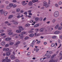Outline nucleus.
Masks as SVG:
<instances>
[{
  "instance_id": "20",
  "label": "nucleus",
  "mask_w": 62,
  "mask_h": 62,
  "mask_svg": "<svg viewBox=\"0 0 62 62\" xmlns=\"http://www.w3.org/2000/svg\"><path fill=\"white\" fill-rule=\"evenodd\" d=\"M13 33L12 32H10L8 33V34L9 35H13Z\"/></svg>"
},
{
  "instance_id": "12",
  "label": "nucleus",
  "mask_w": 62,
  "mask_h": 62,
  "mask_svg": "<svg viewBox=\"0 0 62 62\" xmlns=\"http://www.w3.org/2000/svg\"><path fill=\"white\" fill-rule=\"evenodd\" d=\"M56 55V54H54L51 56V58H54V57H55Z\"/></svg>"
},
{
  "instance_id": "3",
  "label": "nucleus",
  "mask_w": 62,
  "mask_h": 62,
  "mask_svg": "<svg viewBox=\"0 0 62 62\" xmlns=\"http://www.w3.org/2000/svg\"><path fill=\"white\" fill-rule=\"evenodd\" d=\"M10 58L12 59H15L16 58L15 56L13 55H11L10 56Z\"/></svg>"
},
{
  "instance_id": "4",
  "label": "nucleus",
  "mask_w": 62,
  "mask_h": 62,
  "mask_svg": "<svg viewBox=\"0 0 62 62\" xmlns=\"http://www.w3.org/2000/svg\"><path fill=\"white\" fill-rule=\"evenodd\" d=\"M5 12V10L2 9L0 10V13H1V14H4Z\"/></svg>"
},
{
  "instance_id": "40",
  "label": "nucleus",
  "mask_w": 62,
  "mask_h": 62,
  "mask_svg": "<svg viewBox=\"0 0 62 62\" xmlns=\"http://www.w3.org/2000/svg\"><path fill=\"white\" fill-rule=\"evenodd\" d=\"M9 6L10 7H12L13 6V4L11 3H10L9 4Z\"/></svg>"
},
{
  "instance_id": "1",
  "label": "nucleus",
  "mask_w": 62,
  "mask_h": 62,
  "mask_svg": "<svg viewBox=\"0 0 62 62\" xmlns=\"http://www.w3.org/2000/svg\"><path fill=\"white\" fill-rule=\"evenodd\" d=\"M54 16L55 18H57L59 16V12L57 11H55L54 14Z\"/></svg>"
},
{
  "instance_id": "54",
  "label": "nucleus",
  "mask_w": 62,
  "mask_h": 62,
  "mask_svg": "<svg viewBox=\"0 0 62 62\" xmlns=\"http://www.w3.org/2000/svg\"><path fill=\"white\" fill-rule=\"evenodd\" d=\"M21 16L18 15L17 16V18H21Z\"/></svg>"
},
{
  "instance_id": "14",
  "label": "nucleus",
  "mask_w": 62,
  "mask_h": 62,
  "mask_svg": "<svg viewBox=\"0 0 62 62\" xmlns=\"http://www.w3.org/2000/svg\"><path fill=\"white\" fill-rule=\"evenodd\" d=\"M55 60L53 59H51L48 62H55Z\"/></svg>"
},
{
  "instance_id": "21",
  "label": "nucleus",
  "mask_w": 62,
  "mask_h": 62,
  "mask_svg": "<svg viewBox=\"0 0 62 62\" xmlns=\"http://www.w3.org/2000/svg\"><path fill=\"white\" fill-rule=\"evenodd\" d=\"M55 34H58L59 33V31H56L54 33Z\"/></svg>"
},
{
  "instance_id": "13",
  "label": "nucleus",
  "mask_w": 62,
  "mask_h": 62,
  "mask_svg": "<svg viewBox=\"0 0 62 62\" xmlns=\"http://www.w3.org/2000/svg\"><path fill=\"white\" fill-rule=\"evenodd\" d=\"M8 14V12L5 11L4 13V16H6Z\"/></svg>"
},
{
  "instance_id": "17",
  "label": "nucleus",
  "mask_w": 62,
  "mask_h": 62,
  "mask_svg": "<svg viewBox=\"0 0 62 62\" xmlns=\"http://www.w3.org/2000/svg\"><path fill=\"white\" fill-rule=\"evenodd\" d=\"M1 44L2 46H4L5 44V42L4 41H3L1 43Z\"/></svg>"
},
{
  "instance_id": "5",
  "label": "nucleus",
  "mask_w": 62,
  "mask_h": 62,
  "mask_svg": "<svg viewBox=\"0 0 62 62\" xmlns=\"http://www.w3.org/2000/svg\"><path fill=\"white\" fill-rule=\"evenodd\" d=\"M19 30H20L21 31H23L24 30V29L23 27L22 26H19Z\"/></svg>"
},
{
  "instance_id": "8",
  "label": "nucleus",
  "mask_w": 62,
  "mask_h": 62,
  "mask_svg": "<svg viewBox=\"0 0 62 62\" xmlns=\"http://www.w3.org/2000/svg\"><path fill=\"white\" fill-rule=\"evenodd\" d=\"M39 31L41 32H43L44 31V29L43 28H42L40 29Z\"/></svg>"
},
{
  "instance_id": "60",
  "label": "nucleus",
  "mask_w": 62,
  "mask_h": 62,
  "mask_svg": "<svg viewBox=\"0 0 62 62\" xmlns=\"http://www.w3.org/2000/svg\"><path fill=\"white\" fill-rule=\"evenodd\" d=\"M39 30L38 29H35V31H39Z\"/></svg>"
},
{
  "instance_id": "62",
  "label": "nucleus",
  "mask_w": 62,
  "mask_h": 62,
  "mask_svg": "<svg viewBox=\"0 0 62 62\" xmlns=\"http://www.w3.org/2000/svg\"><path fill=\"white\" fill-rule=\"evenodd\" d=\"M30 23H33V22H34V21L33 20H31L30 21Z\"/></svg>"
},
{
  "instance_id": "63",
  "label": "nucleus",
  "mask_w": 62,
  "mask_h": 62,
  "mask_svg": "<svg viewBox=\"0 0 62 62\" xmlns=\"http://www.w3.org/2000/svg\"><path fill=\"white\" fill-rule=\"evenodd\" d=\"M20 12L21 13H23V10H22L20 11Z\"/></svg>"
},
{
  "instance_id": "15",
  "label": "nucleus",
  "mask_w": 62,
  "mask_h": 62,
  "mask_svg": "<svg viewBox=\"0 0 62 62\" xmlns=\"http://www.w3.org/2000/svg\"><path fill=\"white\" fill-rule=\"evenodd\" d=\"M20 43V42L19 41H18L14 45H15V46H17Z\"/></svg>"
},
{
  "instance_id": "36",
  "label": "nucleus",
  "mask_w": 62,
  "mask_h": 62,
  "mask_svg": "<svg viewBox=\"0 0 62 62\" xmlns=\"http://www.w3.org/2000/svg\"><path fill=\"white\" fill-rule=\"evenodd\" d=\"M56 36H54L52 37V39H56Z\"/></svg>"
},
{
  "instance_id": "42",
  "label": "nucleus",
  "mask_w": 62,
  "mask_h": 62,
  "mask_svg": "<svg viewBox=\"0 0 62 62\" xmlns=\"http://www.w3.org/2000/svg\"><path fill=\"white\" fill-rule=\"evenodd\" d=\"M5 51H6V52H8V51H9V48H7L6 49Z\"/></svg>"
},
{
  "instance_id": "49",
  "label": "nucleus",
  "mask_w": 62,
  "mask_h": 62,
  "mask_svg": "<svg viewBox=\"0 0 62 62\" xmlns=\"http://www.w3.org/2000/svg\"><path fill=\"white\" fill-rule=\"evenodd\" d=\"M7 62H10V60L9 59H8L7 60Z\"/></svg>"
},
{
  "instance_id": "61",
  "label": "nucleus",
  "mask_w": 62,
  "mask_h": 62,
  "mask_svg": "<svg viewBox=\"0 0 62 62\" xmlns=\"http://www.w3.org/2000/svg\"><path fill=\"white\" fill-rule=\"evenodd\" d=\"M16 6H17V5H16L14 4V5H13V7L14 8H15V7H16Z\"/></svg>"
},
{
  "instance_id": "51",
  "label": "nucleus",
  "mask_w": 62,
  "mask_h": 62,
  "mask_svg": "<svg viewBox=\"0 0 62 62\" xmlns=\"http://www.w3.org/2000/svg\"><path fill=\"white\" fill-rule=\"evenodd\" d=\"M1 35L2 36H5V34L4 33H1Z\"/></svg>"
},
{
  "instance_id": "48",
  "label": "nucleus",
  "mask_w": 62,
  "mask_h": 62,
  "mask_svg": "<svg viewBox=\"0 0 62 62\" xmlns=\"http://www.w3.org/2000/svg\"><path fill=\"white\" fill-rule=\"evenodd\" d=\"M29 37H26L24 39L26 40L27 39H29Z\"/></svg>"
},
{
  "instance_id": "34",
  "label": "nucleus",
  "mask_w": 62,
  "mask_h": 62,
  "mask_svg": "<svg viewBox=\"0 0 62 62\" xmlns=\"http://www.w3.org/2000/svg\"><path fill=\"white\" fill-rule=\"evenodd\" d=\"M18 36L20 37H23V34H19V35Z\"/></svg>"
},
{
  "instance_id": "27",
  "label": "nucleus",
  "mask_w": 62,
  "mask_h": 62,
  "mask_svg": "<svg viewBox=\"0 0 62 62\" xmlns=\"http://www.w3.org/2000/svg\"><path fill=\"white\" fill-rule=\"evenodd\" d=\"M14 42H11L9 43V45H13L14 44Z\"/></svg>"
},
{
  "instance_id": "16",
  "label": "nucleus",
  "mask_w": 62,
  "mask_h": 62,
  "mask_svg": "<svg viewBox=\"0 0 62 62\" xmlns=\"http://www.w3.org/2000/svg\"><path fill=\"white\" fill-rule=\"evenodd\" d=\"M35 20L36 21H39V17H36L35 18Z\"/></svg>"
},
{
  "instance_id": "19",
  "label": "nucleus",
  "mask_w": 62,
  "mask_h": 62,
  "mask_svg": "<svg viewBox=\"0 0 62 62\" xmlns=\"http://www.w3.org/2000/svg\"><path fill=\"white\" fill-rule=\"evenodd\" d=\"M34 34L33 33H31L30 35V37H34Z\"/></svg>"
},
{
  "instance_id": "24",
  "label": "nucleus",
  "mask_w": 62,
  "mask_h": 62,
  "mask_svg": "<svg viewBox=\"0 0 62 62\" xmlns=\"http://www.w3.org/2000/svg\"><path fill=\"white\" fill-rule=\"evenodd\" d=\"M28 33H34V31H28Z\"/></svg>"
},
{
  "instance_id": "53",
  "label": "nucleus",
  "mask_w": 62,
  "mask_h": 62,
  "mask_svg": "<svg viewBox=\"0 0 62 62\" xmlns=\"http://www.w3.org/2000/svg\"><path fill=\"white\" fill-rule=\"evenodd\" d=\"M6 59H2V61L3 62H5V61H6Z\"/></svg>"
},
{
  "instance_id": "22",
  "label": "nucleus",
  "mask_w": 62,
  "mask_h": 62,
  "mask_svg": "<svg viewBox=\"0 0 62 62\" xmlns=\"http://www.w3.org/2000/svg\"><path fill=\"white\" fill-rule=\"evenodd\" d=\"M38 1V0H32V2L33 3H35Z\"/></svg>"
},
{
  "instance_id": "37",
  "label": "nucleus",
  "mask_w": 62,
  "mask_h": 62,
  "mask_svg": "<svg viewBox=\"0 0 62 62\" xmlns=\"http://www.w3.org/2000/svg\"><path fill=\"white\" fill-rule=\"evenodd\" d=\"M20 8H18L16 9V12H19V11H20Z\"/></svg>"
},
{
  "instance_id": "2",
  "label": "nucleus",
  "mask_w": 62,
  "mask_h": 62,
  "mask_svg": "<svg viewBox=\"0 0 62 62\" xmlns=\"http://www.w3.org/2000/svg\"><path fill=\"white\" fill-rule=\"evenodd\" d=\"M35 42H36V40H33L32 43L31 44L30 46H33L34 45V44L35 43Z\"/></svg>"
},
{
  "instance_id": "11",
  "label": "nucleus",
  "mask_w": 62,
  "mask_h": 62,
  "mask_svg": "<svg viewBox=\"0 0 62 62\" xmlns=\"http://www.w3.org/2000/svg\"><path fill=\"white\" fill-rule=\"evenodd\" d=\"M16 32L18 33H20L22 32V31L20 30H17L16 31Z\"/></svg>"
},
{
  "instance_id": "58",
  "label": "nucleus",
  "mask_w": 62,
  "mask_h": 62,
  "mask_svg": "<svg viewBox=\"0 0 62 62\" xmlns=\"http://www.w3.org/2000/svg\"><path fill=\"white\" fill-rule=\"evenodd\" d=\"M59 55L60 56L62 55V51L60 52Z\"/></svg>"
},
{
  "instance_id": "45",
  "label": "nucleus",
  "mask_w": 62,
  "mask_h": 62,
  "mask_svg": "<svg viewBox=\"0 0 62 62\" xmlns=\"http://www.w3.org/2000/svg\"><path fill=\"white\" fill-rule=\"evenodd\" d=\"M55 45V44H53L51 45V47H54V46Z\"/></svg>"
},
{
  "instance_id": "50",
  "label": "nucleus",
  "mask_w": 62,
  "mask_h": 62,
  "mask_svg": "<svg viewBox=\"0 0 62 62\" xmlns=\"http://www.w3.org/2000/svg\"><path fill=\"white\" fill-rule=\"evenodd\" d=\"M26 26H30V24H27L25 25Z\"/></svg>"
},
{
  "instance_id": "9",
  "label": "nucleus",
  "mask_w": 62,
  "mask_h": 62,
  "mask_svg": "<svg viewBox=\"0 0 62 62\" xmlns=\"http://www.w3.org/2000/svg\"><path fill=\"white\" fill-rule=\"evenodd\" d=\"M47 4V2L46 1L44 2L43 3V6L44 7H45V6Z\"/></svg>"
},
{
  "instance_id": "57",
  "label": "nucleus",
  "mask_w": 62,
  "mask_h": 62,
  "mask_svg": "<svg viewBox=\"0 0 62 62\" xmlns=\"http://www.w3.org/2000/svg\"><path fill=\"white\" fill-rule=\"evenodd\" d=\"M22 33L23 34H26V32L24 31L22 32Z\"/></svg>"
},
{
  "instance_id": "41",
  "label": "nucleus",
  "mask_w": 62,
  "mask_h": 62,
  "mask_svg": "<svg viewBox=\"0 0 62 62\" xmlns=\"http://www.w3.org/2000/svg\"><path fill=\"white\" fill-rule=\"evenodd\" d=\"M59 26V24H58L55 27V28H57Z\"/></svg>"
},
{
  "instance_id": "18",
  "label": "nucleus",
  "mask_w": 62,
  "mask_h": 62,
  "mask_svg": "<svg viewBox=\"0 0 62 62\" xmlns=\"http://www.w3.org/2000/svg\"><path fill=\"white\" fill-rule=\"evenodd\" d=\"M13 16H14L13 15H11L9 16L8 18V19H11V18H12Z\"/></svg>"
},
{
  "instance_id": "6",
  "label": "nucleus",
  "mask_w": 62,
  "mask_h": 62,
  "mask_svg": "<svg viewBox=\"0 0 62 62\" xmlns=\"http://www.w3.org/2000/svg\"><path fill=\"white\" fill-rule=\"evenodd\" d=\"M6 54L7 56H9L10 55V52L8 51L6 53Z\"/></svg>"
},
{
  "instance_id": "26",
  "label": "nucleus",
  "mask_w": 62,
  "mask_h": 62,
  "mask_svg": "<svg viewBox=\"0 0 62 62\" xmlns=\"http://www.w3.org/2000/svg\"><path fill=\"white\" fill-rule=\"evenodd\" d=\"M5 3L6 5H8V4L9 3V2L8 1H7L5 2Z\"/></svg>"
},
{
  "instance_id": "56",
  "label": "nucleus",
  "mask_w": 62,
  "mask_h": 62,
  "mask_svg": "<svg viewBox=\"0 0 62 62\" xmlns=\"http://www.w3.org/2000/svg\"><path fill=\"white\" fill-rule=\"evenodd\" d=\"M15 62H19V60L18 59H16L15 60Z\"/></svg>"
},
{
  "instance_id": "35",
  "label": "nucleus",
  "mask_w": 62,
  "mask_h": 62,
  "mask_svg": "<svg viewBox=\"0 0 62 62\" xmlns=\"http://www.w3.org/2000/svg\"><path fill=\"white\" fill-rule=\"evenodd\" d=\"M48 53L49 54H52L53 53V52H52V51H49V52Z\"/></svg>"
},
{
  "instance_id": "7",
  "label": "nucleus",
  "mask_w": 62,
  "mask_h": 62,
  "mask_svg": "<svg viewBox=\"0 0 62 62\" xmlns=\"http://www.w3.org/2000/svg\"><path fill=\"white\" fill-rule=\"evenodd\" d=\"M32 2H32V1H30L28 3V5L30 6H32V5H33V3Z\"/></svg>"
},
{
  "instance_id": "46",
  "label": "nucleus",
  "mask_w": 62,
  "mask_h": 62,
  "mask_svg": "<svg viewBox=\"0 0 62 62\" xmlns=\"http://www.w3.org/2000/svg\"><path fill=\"white\" fill-rule=\"evenodd\" d=\"M40 43V41L39 40L37 41V44H39V43Z\"/></svg>"
},
{
  "instance_id": "10",
  "label": "nucleus",
  "mask_w": 62,
  "mask_h": 62,
  "mask_svg": "<svg viewBox=\"0 0 62 62\" xmlns=\"http://www.w3.org/2000/svg\"><path fill=\"white\" fill-rule=\"evenodd\" d=\"M11 39V38H7L5 39V40L6 41H8Z\"/></svg>"
},
{
  "instance_id": "52",
  "label": "nucleus",
  "mask_w": 62,
  "mask_h": 62,
  "mask_svg": "<svg viewBox=\"0 0 62 62\" xmlns=\"http://www.w3.org/2000/svg\"><path fill=\"white\" fill-rule=\"evenodd\" d=\"M14 23L15 24H17L18 22H15Z\"/></svg>"
},
{
  "instance_id": "47",
  "label": "nucleus",
  "mask_w": 62,
  "mask_h": 62,
  "mask_svg": "<svg viewBox=\"0 0 62 62\" xmlns=\"http://www.w3.org/2000/svg\"><path fill=\"white\" fill-rule=\"evenodd\" d=\"M40 61H43V60H44L43 59V58H42L40 59Z\"/></svg>"
},
{
  "instance_id": "39",
  "label": "nucleus",
  "mask_w": 62,
  "mask_h": 62,
  "mask_svg": "<svg viewBox=\"0 0 62 62\" xmlns=\"http://www.w3.org/2000/svg\"><path fill=\"white\" fill-rule=\"evenodd\" d=\"M34 35L35 36H36V37H37L38 36H39V34H37V33H35Z\"/></svg>"
},
{
  "instance_id": "31",
  "label": "nucleus",
  "mask_w": 62,
  "mask_h": 62,
  "mask_svg": "<svg viewBox=\"0 0 62 62\" xmlns=\"http://www.w3.org/2000/svg\"><path fill=\"white\" fill-rule=\"evenodd\" d=\"M43 20V18L42 17H40L39 18V20L40 21H42Z\"/></svg>"
},
{
  "instance_id": "55",
  "label": "nucleus",
  "mask_w": 62,
  "mask_h": 62,
  "mask_svg": "<svg viewBox=\"0 0 62 62\" xmlns=\"http://www.w3.org/2000/svg\"><path fill=\"white\" fill-rule=\"evenodd\" d=\"M12 2L13 3H16L17 2V1L16 0H13Z\"/></svg>"
},
{
  "instance_id": "33",
  "label": "nucleus",
  "mask_w": 62,
  "mask_h": 62,
  "mask_svg": "<svg viewBox=\"0 0 62 62\" xmlns=\"http://www.w3.org/2000/svg\"><path fill=\"white\" fill-rule=\"evenodd\" d=\"M58 4L59 5H61L62 4V2L61 1H60L59 2Z\"/></svg>"
},
{
  "instance_id": "29",
  "label": "nucleus",
  "mask_w": 62,
  "mask_h": 62,
  "mask_svg": "<svg viewBox=\"0 0 62 62\" xmlns=\"http://www.w3.org/2000/svg\"><path fill=\"white\" fill-rule=\"evenodd\" d=\"M4 32V30H0V33H3Z\"/></svg>"
},
{
  "instance_id": "23",
  "label": "nucleus",
  "mask_w": 62,
  "mask_h": 62,
  "mask_svg": "<svg viewBox=\"0 0 62 62\" xmlns=\"http://www.w3.org/2000/svg\"><path fill=\"white\" fill-rule=\"evenodd\" d=\"M11 8V7H10V6H7L6 7L7 9H10Z\"/></svg>"
},
{
  "instance_id": "32",
  "label": "nucleus",
  "mask_w": 62,
  "mask_h": 62,
  "mask_svg": "<svg viewBox=\"0 0 62 62\" xmlns=\"http://www.w3.org/2000/svg\"><path fill=\"white\" fill-rule=\"evenodd\" d=\"M55 6L56 7V8H58V7H59V6H58V4H55Z\"/></svg>"
},
{
  "instance_id": "43",
  "label": "nucleus",
  "mask_w": 62,
  "mask_h": 62,
  "mask_svg": "<svg viewBox=\"0 0 62 62\" xmlns=\"http://www.w3.org/2000/svg\"><path fill=\"white\" fill-rule=\"evenodd\" d=\"M25 2V1H23L21 2V3L23 5Z\"/></svg>"
},
{
  "instance_id": "44",
  "label": "nucleus",
  "mask_w": 62,
  "mask_h": 62,
  "mask_svg": "<svg viewBox=\"0 0 62 62\" xmlns=\"http://www.w3.org/2000/svg\"><path fill=\"white\" fill-rule=\"evenodd\" d=\"M8 46H9V45L8 44H7L5 45V47H8Z\"/></svg>"
},
{
  "instance_id": "30",
  "label": "nucleus",
  "mask_w": 62,
  "mask_h": 62,
  "mask_svg": "<svg viewBox=\"0 0 62 62\" xmlns=\"http://www.w3.org/2000/svg\"><path fill=\"white\" fill-rule=\"evenodd\" d=\"M39 26V24H36L34 25V27L35 28Z\"/></svg>"
},
{
  "instance_id": "64",
  "label": "nucleus",
  "mask_w": 62,
  "mask_h": 62,
  "mask_svg": "<svg viewBox=\"0 0 62 62\" xmlns=\"http://www.w3.org/2000/svg\"><path fill=\"white\" fill-rule=\"evenodd\" d=\"M30 52H28L27 54V55H30Z\"/></svg>"
},
{
  "instance_id": "38",
  "label": "nucleus",
  "mask_w": 62,
  "mask_h": 62,
  "mask_svg": "<svg viewBox=\"0 0 62 62\" xmlns=\"http://www.w3.org/2000/svg\"><path fill=\"white\" fill-rule=\"evenodd\" d=\"M62 29V27H59L58 28V30H61Z\"/></svg>"
},
{
  "instance_id": "25",
  "label": "nucleus",
  "mask_w": 62,
  "mask_h": 62,
  "mask_svg": "<svg viewBox=\"0 0 62 62\" xmlns=\"http://www.w3.org/2000/svg\"><path fill=\"white\" fill-rule=\"evenodd\" d=\"M56 21V20L55 19H54L52 21V23H54Z\"/></svg>"
},
{
  "instance_id": "28",
  "label": "nucleus",
  "mask_w": 62,
  "mask_h": 62,
  "mask_svg": "<svg viewBox=\"0 0 62 62\" xmlns=\"http://www.w3.org/2000/svg\"><path fill=\"white\" fill-rule=\"evenodd\" d=\"M49 7V4H46L45 6V7L46 8H48Z\"/></svg>"
},
{
  "instance_id": "59",
  "label": "nucleus",
  "mask_w": 62,
  "mask_h": 62,
  "mask_svg": "<svg viewBox=\"0 0 62 62\" xmlns=\"http://www.w3.org/2000/svg\"><path fill=\"white\" fill-rule=\"evenodd\" d=\"M27 3H25L23 5V6H25Z\"/></svg>"
}]
</instances>
